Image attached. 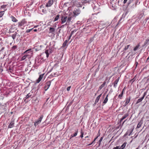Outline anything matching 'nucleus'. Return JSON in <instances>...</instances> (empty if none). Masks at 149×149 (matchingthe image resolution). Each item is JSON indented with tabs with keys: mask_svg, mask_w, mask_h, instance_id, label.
Listing matches in <instances>:
<instances>
[{
	"mask_svg": "<svg viewBox=\"0 0 149 149\" xmlns=\"http://www.w3.org/2000/svg\"><path fill=\"white\" fill-rule=\"evenodd\" d=\"M149 90H149H147V91H146V92H144V95H143V98H144V97H145V96L146 95V93H147V92Z\"/></svg>",
	"mask_w": 149,
	"mask_h": 149,
	"instance_id": "obj_39",
	"label": "nucleus"
},
{
	"mask_svg": "<svg viewBox=\"0 0 149 149\" xmlns=\"http://www.w3.org/2000/svg\"><path fill=\"white\" fill-rule=\"evenodd\" d=\"M106 84V82L104 81L103 82V84H102L99 87L98 91L100 90L102 88L104 87V86H105Z\"/></svg>",
	"mask_w": 149,
	"mask_h": 149,
	"instance_id": "obj_20",
	"label": "nucleus"
},
{
	"mask_svg": "<svg viewBox=\"0 0 149 149\" xmlns=\"http://www.w3.org/2000/svg\"><path fill=\"white\" fill-rule=\"evenodd\" d=\"M143 120L142 119L141 120H140V121L139 122V123L138 124L136 128H139L141 127V125L143 124Z\"/></svg>",
	"mask_w": 149,
	"mask_h": 149,
	"instance_id": "obj_17",
	"label": "nucleus"
},
{
	"mask_svg": "<svg viewBox=\"0 0 149 149\" xmlns=\"http://www.w3.org/2000/svg\"><path fill=\"white\" fill-rule=\"evenodd\" d=\"M123 91H122V92L118 96V98L120 99H121L122 98V97L123 96Z\"/></svg>",
	"mask_w": 149,
	"mask_h": 149,
	"instance_id": "obj_25",
	"label": "nucleus"
},
{
	"mask_svg": "<svg viewBox=\"0 0 149 149\" xmlns=\"http://www.w3.org/2000/svg\"><path fill=\"white\" fill-rule=\"evenodd\" d=\"M102 95V94H100L99 96H97V98L95 101V104H97L98 102L100 97H101V96Z\"/></svg>",
	"mask_w": 149,
	"mask_h": 149,
	"instance_id": "obj_16",
	"label": "nucleus"
},
{
	"mask_svg": "<svg viewBox=\"0 0 149 149\" xmlns=\"http://www.w3.org/2000/svg\"><path fill=\"white\" fill-rule=\"evenodd\" d=\"M61 23L62 24L65 23L67 21V16L62 15L61 17Z\"/></svg>",
	"mask_w": 149,
	"mask_h": 149,
	"instance_id": "obj_4",
	"label": "nucleus"
},
{
	"mask_svg": "<svg viewBox=\"0 0 149 149\" xmlns=\"http://www.w3.org/2000/svg\"><path fill=\"white\" fill-rule=\"evenodd\" d=\"M72 36H71V35H70L69 38H68V40H69L71 38V37H72Z\"/></svg>",
	"mask_w": 149,
	"mask_h": 149,
	"instance_id": "obj_49",
	"label": "nucleus"
},
{
	"mask_svg": "<svg viewBox=\"0 0 149 149\" xmlns=\"http://www.w3.org/2000/svg\"><path fill=\"white\" fill-rule=\"evenodd\" d=\"M135 80V79H134V78L130 80V82H132V84Z\"/></svg>",
	"mask_w": 149,
	"mask_h": 149,
	"instance_id": "obj_38",
	"label": "nucleus"
},
{
	"mask_svg": "<svg viewBox=\"0 0 149 149\" xmlns=\"http://www.w3.org/2000/svg\"><path fill=\"white\" fill-rule=\"evenodd\" d=\"M31 49H30L27 50L24 52V54H26L22 57L21 59L22 61L24 60L26 58L29 59L31 58L32 53L31 52H28L29 51L31 50Z\"/></svg>",
	"mask_w": 149,
	"mask_h": 149,
	"instance_id": "obj_1",
	"label": "nucleus"
},
{
	"mask_svg": "<svg viewBox=\"0 0 149 149\" xmlns=\"http://www.w3.org/2000/svg\"><path fill=\"white\" fill-rule=\"evenodd\" d=\"M103 139V137H102L100 140L99 141V146H100L101 145V143Z\"/></svg>",
	"mask_w": 149,
	"mask_h": 149,
	"instance_id": "obj_32",
	"label": "nucleus"
},
{
	"mask_svg": "<svg viewBox=\"0 0 149 149\" xmlns=\"http://www.w3.org/2000/svg\"><path fill=\"white\" fill-rule=\"evenodd\" d=\"M138 64V63L137 62V63H136V64Z\"/></svg>",
	"mask_w": 149,
	"mask_h": 149,
	"instance_id": "obj_60",
	"label": "nucleus"
},
{
	"mask_svg": "<svg viewBox=\"0 0 149 149\" xmlns=\"http://www.w3.org/2000/svg\"><path fill=\"white\" fill-rule=\"evenodd\" d=\"M14 124L15 123L14 121H11L8 126V128H10L13 127L14 126Z\"/></svg>",
	"mask_w": 149,
	"mask_h": 149,
	"instance_id": "obj_14",
	"label": "nucleus"
},
{
	"mask_svg": "<svg viewBox=\"0 0 149 149\" xmlns=\"http://www.w3.org/2000/svg\"><path fill=\"white\" fill-rule=\"evenodd\" d=\"M32 29H27L26 31V32L27 33H29V32H30L32 30Z\"/></svg>",
	"mask_w": 149,
	"mask_h": 149,
	"instance_id": "obj_41",
	"label": "nucleus"
},
{
	"mask_svg": "<svg viewBox=\"0 0 149 149\" xmlns=\"http://www.w3.org/2000/svg\"><path fill=\"white\" fill-rule=\"evenodd\" d=\"M127 120V119L126 120H125L123 123H122V125H123V124H124V123H125V121H126Z\"/></svg>",
	"mask_w": 149,
	"mask_h": 149,
	"instance_id": "obj_50",
	"label": "nucleus"
},
{
	"mask_svg": "<svg viewBox=\"0 0 149 149\" xmlns=\"http://www.w3.org/2000/svg\"><path fill=\"white\" fill-rule=\"evenodd\" d=\"M38 26V25H37V26H35L34 27V28L37 27Z\"/></svg>",
	"mask_w": 149,
	"mask_h": 149,
	"instance_id": "obj_53",
	"label": "nucleus"
},
{
	"mask_svg": "<svg viewBox=\"0 0 149 149\" xmlns=\"http://www.w3.org/2000/svg\"><path fill=\"white\" fill-rule=\"evenodd\" d=\"M59 16H60L59 15H57L56 16V17H55L54 19V21H53L54 22H55V21H57L59 18Z\"/></svg>",
	"mask_w": 149,
	"mask_h": 149,
	"instance_id": "obj_23",
	"label": "nucleus"
},
{
	"mask_svg": "<svg viewBox=\"0 0 149 149\" xmlns=\"http://www.w3.org/2000/svg\"><path fill=\"white\" fill-rule=\"evenodd\" d=\"M131 97L130 96L128 98H126L125 99V101L124 104L125 106H126L130 102Z\"/></svg>",
	"mask_w": 149,
	"mask_h": 149,
	"instance_id": "obj_10",
	"label": "nucleus"
},
{
	"mask_svg": "<svg viewBox=\"0 0 149 149\" xmlns=\"http://www.w3.org/2000/svg\"><path fill=\"white\" fill-rule=\"evenodd\" d=\"M37 31V29H34V30H33V31H35V32H36V31Z\"/></svg>",
	"mask_w": 149,
	"mask_h": 149,
	"instance_id": "obj_52",
	"label": "nucleus"
},
{
	"mask_svg": "<svg viewBox=\"0 0 149 149\" xmlns=\"http://www.w3.org/2000/svg\"><path fill=\"white\" fill-rule=\"evenodd\" d=\"M88 136H87L86 137H85V138H88Z\"/></svg>",
	"mask_w": 149,
	"mask_h": 149,
	"instance_id": "obj_55",
	"label": "nucleus"
},
{
	"mask_svg": "<svg viewBox=\"0 0 149 149\" xmlns=\"http://www.w3.org/2000/svg\"><path fill=\"white\" fill-rule=\"evenodd\" d=\"M101 23H100V24H99V28H100V29H102V28H104V25H103V26H102V28H101Z\"/></svg>",
	"mask_w": 149,
	"mask_h": 149,
	"instance_id": "obj_37",
	"label": "nucleus"
},
{
	"mask_svg": "<svg viewBox=\"0 0 149 149\" xmlns=\"http://www.w3.org/2000/svg\"><path fill=\"white\" fill-rule=\"evenodd\" d=\"M51 84V81H49L46 83V85L45 87V91H46L50 87Z\"/></svg>",
	"mask_w": 149,
	"mask_h": 149,
	"instance_id": "obj_8",
	"label": "nucleus"
},
{
	"mask_svg": "<svg viewBox=\"0 0 149 149\" xmlns=\"http://www.w3.org/2000/svg\"><path fill=\"white\" fill-rule=\"evenodd\" d=\"M135 3L134 2V0H129L128 4V6L130 8H134L136 6L135 5Z\"/></svg>",
	"mask_w": 149,
	"mask_h": 149,
	"instance_id": "obj_2",
	"label": "nucleus"
},
{
	"mask_svg": "<svg viewBox=\"0 0 149 149\" xmlns=\"http://www.w3.org/2000/svg\"><path fill=\"white\" fill-rule=\"evenodd\" d=\"M4 13V11H2L0 12V18L2 17Z\"/></svg>",
	"mask_w": 149,
	"mask_h": 149,
	"instance_id": "obj_28",
	"label": "nucleus"
},
{
	"mask_svg": "<svg viewBox=\"0 0 149 149\" xmlns=\"http://www.w3.org/2000/svg\"><path fill=\"white\" fill-rule=\"evenodd\" d=\"M129 115L128 113H125L121 118L120 120V122L121 123L123 120L127 118Z\"/></svg>",
	"mask_w": 149,
	"mask_h": 149,
	"instance_id": "obj_11",
	"label": "nucleus"
},
{
	"mask_svg": "<svg viewBox=\"0 0 149 149\" xmlns=\"http://www.w3.org/2000/svg\"><path fill=\"white\" fill-rule=\"evenodd\" d=\"M6 5H3L1 6V8H6Z\"/></svg>",
	"mask_w": 149,
	"mask_h": 149,
	"instance_id": "obj_40",
	"label": "nucleus"
},
{
	"mask_svg": "<svg viewBox=\"0 0 149 149\" xmlns=\"http://www.w3.org/2000/svg\"><path fill=\"white\" fill-rule=\"evenodd\" d=\"M146 41L147 42H149V38H147L146 40Z\"/></svg>",
	"mask_w": 149,
	"mask_h": 149,
	"instance_id": "obj_51",
	"label": "nucleus"
},
{
	"mask_svg": "<svg viewBox=\"0 0 149 149\" xmlns=\"http://www.w3.org/2000/svg\"><path fill=\"white\" fill-rule=\"evenodd\" d=\"M138 64V63L137 62V63H136V64Z\"/></svg>",
	"mask_w": 149,
	"mask_h": 149,
	"instance_id": "obj_61",
	"label": "nucleus"
},
{
	"mask_svg": "<svg viewBox=\"0 0 149 149\" xmlns=\"http://www.w3.org/2000/svg\"><path fill=\"white\" fill-rule=\"evenodd\" d=\"M68 42V40H65L64 41V42L63 43V44L62 45V47H65V46H66V45H67Z\"/></svg>",
	"mask_w": 149,
	"mask_h": 149,
	"instance_id": "obj_27",
	"label": "nucleus"
},
{
	"mask_svg": "<svg viewBox=\"0 0 149 149\" xmlns=\"http://www.w3.org/2000/svg\"><path fill=\"white\" fill-rule=\"evenodd\" d=\"M12 21L14 22H17L18 20L13 16L12 15L11 17Z\"/></svg>",
	"mask_w": 149,
	"mask_h": 149,
	"instance_id": "obj_19",
	"label": "nucleus"
},
{
	"mask_svg": "<svg viewBox=\"0 0 149 149\" xmlns=\"http://www.w3.org/2000/svg\"><path fill=\"white\" fill-rule=\"evenodd\" d=\"M70 15V14H69V15ZM72 19V16H70L69 15L68 17H67V22H66L65 24H66V25L69 24L70 22L71 21Z\"/></svg>",
	"mask_w": 149,
	"mask_h": 149,
	"instance_id": "obj_12",
	"label": "nucleus"
},
{
	"mask_svg": "<svg viewBox=\"0 0 149 149\" xmlns=\"http://www.w3.org/2000/svg\"><path fill=\"white\" fill-rule=\"evenodd\" d=\"M71 87V86L68 87L67 89V91H69L70 90V89Z\"/></svg>",
	"mask_w": 149,
	"mask_h": 149,
	"instance_id": "obj_43",
	"label": "nucleus"
},
{
	"mask_svg": "<svg viewBox=\"0 0 149 149\" xmlns=\"http://www.w3.org/2000/svg\"><path fill=\"white\" fill-rule=\"evenodd\" d=\"M136 149H139V147H138L137 148H136Z\"/></svg>",
	"mask_w": 149,
	"mask_h": 149,
	"instance_id": "obj_58",
	"label": "nucleus"
},
{
	"mask_svg": "<svg viewBox=\"0 0 149 149\" xmlns=\"http://www.w3.org/2000/svg\"><path fill=\"white\" fill-rule=\"evenodd\" d=\"M93 143V142H92L91 143H89V144H88L87 145V146H91V145H92Z\"/></svg>",
	"mask_w": 149,
	"mask_h": 149,
	"instance_id": "obj_46",
	"label": "nucleus"
},
{
	"mask_svg": "<svg viewBox=\"0 0 149 149\" xmlns=\"http://www.w3.org/2000/svg\"><path fill=\"white\" fill-rule=\"evenodd\" d=\"M26 22L25 19H22L21 21L18 23V26L19 27L23 26L24 24L26 23Z\"/></svg>",
	"mask_w": 149,
	"mask_h": 149,
	"instance_id": "obj_6",
	"label": "nucleus"
},
{
	"mask_svg": "<svg viewBox=\"0 0 149 149\" xmlns=\"http://www.w3.org/2000/svg\"><path fill=\"white\" fill-rule=\"evenodd\" d=\"M130 46V45H127V46H125V47L123 49V51H125L126 50L129 48V46Z\"/></svg>",
	"mask_w": 149,
	"mask_h": 149,
	"instance_id": "obj_31",
	"label": "nucleus"
},
{
	"mask_svg": "<svg viewBox=\"0 0 149 149\" xmlns=\"http://www.w3.org/2000/svg\"><path fill=\"white\" fill-rule=\"evenodd\" d=\"M55 29L53 27H50L49 29V33H51L52 35H55Z\"/></svg>",
	"mask_w": 149,
	"mask_h": 149,
	"instance_id": "obj_9",
	"label": "nucleus"
},
{
	"mask_svg": "<svg viewBox=\"0 0 149 149\" xmlns=\"http://www.w3.org/2000/svg\"><path fill=\"white\" fill-rule=\"evenodd\" d=\"M31 96V95L30 93H29L26 95V99H25L24 101H26V99H27L30 97Z\"/></svg>",
	"mask_w": 149,
	"mask_h": 149,
	"instance_id": "obj_30",
	"label": "nucleus"
},
{
	"mask_svg": "<svg viewBox=\"0 0 149 149\" xmlns=\"http://www.w3.org/2000/svg\"><path fill=\"white\" fill-rule=\"evenodd\" d=\"M74 15H73V17L74 16L75 17H76L78 15L81 13V10L79 9H75L74 11L73 12Z\"/></svg>",
	"mask_w": 149,
	"mask_h": 149,
	"instance_id": "obj_3",
	"label": "nucleus"
},
{
	"mask_svg": "<svg viewBox=\"0 0 149 149\" xmlns=\"http://www.w3.org/2000/svg\"><path fill=\"white\" fill-rule=\"evenodd\" d=\"M84 132H82V131L81 132V135L80 136L81 138H83V135H84Z\"/></svg>",
	"mask_w": 149,
	"mask_h": 149,
	"instance_id": "obj_36",
	"label": "nucleus"
},
{
	"mask_svg": "<svg viewBox=\"0 0 149 149\" xmlns=\"http://www.w3.org/2000/svg\"><path fill=\"white\" fill-rule=\"evenodd\" d=\"M54 2L53 0H49L45 6L46 7H49L52 6Z\"/></svg>",
	"mask_w": 149,
	"mask_h": 149,
	"instance_id": "obj_7",
	"label": "nucleus"
},
{
	"mask_svg": "<svg viewBox=\"0 0 149 149\" xmlns=\"http://www.w3.org/2000/svg\"><path fill=\"white\" fill-rule=\"evenodd\" d=\"M120 148L119 146H117L113 148V149H119Z\"/></svg>",
	"mask_w": 149,
	"mask_h": 149,
	"instance_id": "obj_42",
	"label": "nucleus"
},
{
	"mask_svg": "<svg viewBox=\"0 0 149 149\" xmlns=\"http://www.w3.org/2000/svg\"><path fill=\"white\" fill-rule=\"evenodd\" d=\"M77 31V30H74L73 31H72L70 34V35L72 36V35L73 34L74 32H76Z\"/></svg>",
	"mask_w": 149,
	"mask_h": 149,
	"instance_id": "obj_35",
	"label": "nucleus"
},
{
	"mask_svg": "<svg viewBox=\"0 0 149 149\" xmlns=\"http://www.w3.org/2000/svg\"><path fill=\"white\" fill-rule=\"evenodd\" d=\"M66 24H65V25H62L61 27H60V28H63V27H64V26Z\"/></svg>",
	"mask_w": 149,
	"mask_h": 149,
	"instance_id": "obj_47",
	"label": "nucleus"
},
{
	"mask_svg": "<svg viewBox=\"0 0 149 149\" xmlns=\"http://www.w3.org/2000/svg\"><path fill=\"white\" fill-rule=\"evenodd\" d=\"M127 0H124V1H123L124 3H125L127 2Z\"/></svg>",
	"mask_w": 149,
	"mask_h": 149,
	"instance_id": "obj_45",
	"label": "nucleus"
},
{
	"mask_svg": "<svg viewBox=\"0 0 149 149\" xmlns=\"http://www.w3.org/2000/svg\"><path fill=\"white\" fill-rule=\"evenodd\" d=\"M78 132V130H77L74 134H72L70 136L71 138H73L74 136H76L77 135Z\"/></svg>",
	"mask_w": 149,
	"mask_h": 149,
	"instance_id": "obj_24",
	"label": "nucleus"
},
{
	"mask_svg": "<svg viewBox=\"0 0 149 149\" xmlns=\"http://www.w3.org/2000/svg\"><path fill=\"white\" fill-rule=\"evenodd\" d=\"M140 43H139L137 44L136 46L134 48V51H135L138 49L139 47L140 46Z\"/></svg>",
	"mask_w": 149,
	"mask_h": 149,
	"instance_id": "obj_22",
	"label": "nucleus"
},
{
	"mask_svg": "<svg viewBox=\"0 0 149 149\" xmlns=\"http://www.w3.org/2000/svg\"><path fill=\"white\" fill-rule=\"evenodd\" d=\"M49 98H48L47 99V100H46V102H47V100H48L49 99Z\"/></svg>",
	"mask_w": 149,
	"mask_h": 149,
	"instance_id": "obj_56",
	"label": "nucleus"
},
{
	"mask_svg": "<svg viewBox=\"0 0 149 149\" xmlns=\"http://www.w3.org/2000/svg\"><path fill=\"white\" fill-rule=\"evenodd\" d=\"M43 118V116L42 115L40 116L38 119L34 123V125L35 126H36L39 123H40L41 122Z\"/></svg>",
	"mask_w": 149,
	"mask_h": 149,
	"instance_id": "obj_5",
	"label": "nucleus"
},
{
	"mask_svg": "<svg viewBox=\"0 0 149 149\" xmlns=\"http://www.w3.org/2000/svg\"><path fill=\"white\" fill-rule=\"evenodd\" d=\"M119 79L120 77H118L114 82L113 86L115 88H116V87L117 84L119 81Z\"/></svg>",
	"mask_w": 149,
	"mask_h": 149,
	"instance_id": "obj_15",
	"label": "nucleus"
},
{
	"mask_svg": "<svg viewBox=\"0 0 149 149\" xmlns=\"http://www.w3.org/2000/svg\"><path fill=\"white\" fill-rule=\"evenodd\" d=\"M17 48V45H14L12 47V49L13 50H15Z\"/></svg>",
	"mask_w": 149,
	"mask_h": 149,
	"instance_id": "obj_33",
	"label": "nucleus"
},
{
	"mask_svg": "<svg viewBox=\"0 0 149 149\" xmlns=\"http://www.w3.org/2000/svg\"><path fill=\"white\" fill-rule=\"evenodd\" d=\"M100 130H99V132H98V133L97 134V136H98V137L99 136H100Z\"/></svg>",
	"mask_w": 149,
	"mask_h": 149,
	"instance_id": "obj_48",
	"label": "nucleus"
},
{
	"mask_svg": "<svg viewBox=\"0 0 149 149\" xmlns=\"http://www.w3.org/2000/svg\"><path fill=\"white\" fill-rule=\"evenodd\" d=\"M98 136H97L95 138L94 140H93V141H92L93 143H94L95 141L98 138Z\"/></svg>",
	"mask_w": 149,
	"mask_h": 149,
	"instance_id": "obj_44",
	"label": "nucleus"
},
{
	"mask_svg": "<svg viewBox=\"0 0 149 149\" xmlns=\"http://www.w3.org/2000/svg\"><path fill=\"white\" fill-rule=\"evenodd\" d=\"M125 88L123 89L122 91H123V93H124V90H125Z\"/></svg>",
	"mask_w": 149,
	"mask_h": 149,
	"instance_id": "obj_54",
	"label": "nucleus"
},
{
	"mask_svg": "<svg viewBox=\"0 0 149 149\" xmlns=\"http://www.w3.org/2000/svg\"><path fill=\"white\" fill-rule=\"evenodd\" d=\"M149 19V17H148V18L147 19Z\"/></svg>",
	"mask_w": 149,
	"mask_h": 149,
	"instance_id": "obj_59",
	"label": "nucleus"
},
{
	"mask_svg": "<svg viewBox=\"0 0 149 149\" xmlns=\"http://www.w3.org/2000/svg\"><path fill=\"white\" fill-rule=\"evenodd\" d=\"M127 144L126 142H125L123 144L122 146L120 147L119 149H123L125 147Z\"/></svg>",
	"mask_w": 149,
	"mask_h": 149,
	"instance_id": "obj_21",
	"label": "nucleus"
},
{
	"mask_svg": "<svg viewBox=\"0 0 149 149\" xmlns=\"http://www.w3.org/2000/svg\"><path fill=\"white\" fill-rule=\"evenodd\" d=\"M17 34V33L16 32H15V33L12 35L11 37L13 40L16 37Z\"/></svg>",
	"mask_w": 149,
	"mask_h": 149,
	"instance_id": "obj_29",
	"label": "nucleus"
},
{
	"mask_svg": "<svg viewBox=\"0 0 149 149\" xmlns=\"http://www.w3.org/2000/svg\"><path fill=\"white\" fill-rule=\"evenodd\" d=\"M108 95H109L107 94V95L106 97L105 98V99L104 100L103 103L104 104H105L108 101Z\"/></svg>",
	"mask_w": 149,
	"mask_h": 149,
	"instance_id": "obj_18",
	"label": "nucleus"
},
{
	"mask_svg": "<svg viewBox=\"0 0 149 149\" xmlns=\"http://www.w3.org/2000/svg\"><path fill=\"white\" fill-rule=\"evenodd\" d=\"M44 74L40 75L38 79L36 80V82L37 83H39L41 80L43 78Z\"/></svg>",
	"mask_w": 149,
	"mask_h": 149,
	"instance_id": "obj_13",
	"label": "nucleus"
},
{
	"mask_svg": "<svg viewBox=\"0 0 149 149\" xmlns=\"http://www.w3.org/2000/svg\"><path fill=\"white\" fill-rule=\"evenodd\" d=\"M143 97H142L141 98L139 99L137 101V102L136 103V104H137L141 102L143 100Z\"/></svg>",
	"mask_w": 149,
	"mask_h": 149,
	"instance_id": "obj_26",
	"label": "nucleus"
},
{
	"mask_svg": "<svg viewBox=\"0 0 149 149\" xmlns=\"http://www.w3.org/2000/svg\"><path fill=\"white\" fill-rule=\"evenodd\" d=\"M131 133L130 134H129V135H130V134H131Z\"/></svg>",
	"mask_w": 149,
	"mask_h": 149,
	"instance_id": "obj_57",
	"label": "nucleus"
},
{
	"mask_svg": "<svg viewBox=\"0 0 149 149\" xmlns=\"http://www.w3.org/2000/svg\"><path fill=\"white\" fill-rule=\"evenodd\" d=\"M45 53L46 54L47 57H48L49 56V54L48 53V52L47 50H46L45 51Z\"/></svg>",
	"mask_w": 149,
	"mask_h": 149,
	"instance_id": "obj_34",
	"label": "nucleus"
}]
</instances>
